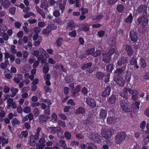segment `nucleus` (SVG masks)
Masks as SVG:
<instances>
[{
	"mask_svg": "<svg viewBox=\"0 0 149 149\" xmlns=\"http://www.w3.org/2000/svg\"><path fill=\"white\" fill-rule=\"evenodd\" d=\"M120 106L122 109L125 111L129 112L132 111L130 103L126 102L125 100H122L120 101Z\"/></svg>",
	"mask_w": 149,
	"mask_h": 149,
	"instance_id": "1",
	"label": "nucleus"
},
{
	"mask_svg": "<svg viewBox=\"0 0 149 149\" xmlns=\"http://www.w3.org/2000/svg\"><path fill=\"white\" fill-rule=\"evenodd\" d=\"M114 132V130L112 129L103 130L101 132L102 136L107 139L112 135Z\"/></svg>",
	"mask_w": 149,
	"mask_h": 149,
	"instance_id": "2",
	"label": "nucleus"
},
{
	"mask_svg": "<svg viewBox=\"0 0 149 149\" xmlns=\"http://www.w3.org/2000/svg\"><path fill=\"white\" fill-rule=\"evenodd\" d=\"M114 132V130L112 129L103 130L101 132L102 136L107 139L112 135Z\"/></svg>",
	"mask_w": 149,
	"mask_h": 149,
	"instance_id": "3",
	"label": "nucleus"
},
{
	"mask_svg": "<svg viewBox=\"0 0 149 149\" xmlns=\"http://www.w3.org/2000/svg\"><path fill=\"white\" fill-rule=\"evenodd\" d=\"M126 134L124 132H119L115 137V141L116 143H120L126 137Z\"/></svg>",
	"mask_w": 149,
	"mask_h": 149,
	"instance_id": "4",
	"label": "nucleus"
},
{
	"mask_svg": "<svg viewBox=\"0 0 149 149\" xmlns=\"http://www.w3.org/2000/svg\"><path fill=\"white\" fill-rule=\"evenodd\" d=\"M56 28L57 26L54 24H50L43 31V33L45 35H47L52 30L55 29Z\"/></svg>",
	"mask_w": 149,
	"mask_h": 149,
	"instance_id": "5",
	"label": "nucleus"
},
{
	"mask_svg": "<svg viewBox=\"0 0 149 149\" xmlns=\"http://www.w3.org/2000/svg\"><path fill=\"white\" fill-rule=\"evenodd\" d=\"M113 79L114 81L120 86H123L125 84V81L123 78L120 77H114Z\"/></svg>",
	"mask_w": 149,
	"mask_h": 149,
	"instance_id": "6",
	"label": "nucleus"
},
{
	"mask_svg": "<svg viewBox=\"0 0 149 149\" xmlns=\"http://www.w3.org/2000/svg\"><path fill=\"white\" fill-rule=\"evenodd\" d=\"M90 137L92 140L96 143H98L100 141L101 137L97 134L92 133L91 134Z\"/></svg>",
	"mask_w": 149,
	"mask_h": 149,
	"instance_id": "7",
	"label": "nucleus"
},
{
	"mask_svg": "<svg viewBox=\"0 0 149 149\" xmlns=\"http://www.w3.org/2000/svg\"><path fill=\"white\" fill-rule=\"evenodd\" d=\"M39 50L41 55H40L38 57V61H40L43 58L44 56L48 57L49 56L46 51L42 47L39 48Z\"/></svg>",
	"mask_w": 149,
	"mask_h": 149,
	"instance_id": "8",
	"label": "nucleus"
},
{
	"mask_svg": "<svg viewBox=\"0 0 149 149\" xmlns=\"http://www.w3.org/2000/svg\"><path fill=\"white\" fill-rule=\"evenodd\" d=\"M130 37L131 40L134 42H136L138 38L137 33L134 30L130 31Z\"/></svg>",
	"mask_w": 149,
	"mask_h": 149,
	"instance_id": "9",
	"label": "nucleus"
},
{
	"mask_svg": "<svg viewBox=\"0 0 149 149\" xmlns=\"http://www.w3.org/2000/svg\"><path fill=\"white\" fill-rule=\"evenodd\" d=\"M138 21L140 25L144 26L147 25L148 23V20L146 18H139L138 19Z\"/></svg>",
	"mask_w": 149,
	"mask_h": 149,
	"instance_id": "10",
	"label": "nucleus"
},
{
	"mask_svg": "<svg viewBox=\"0 0 149 149\" xmlns=\"http://www.w3.org/2000/svg\"><path fill=\"white\" fill-rule=\"evenodd\" d=\"M131 90H132L130 88H125L123 89V92L120 93V95L126 99H127L128 98V92L129 93V91Z\"/></svg>",
	"mask_w": 149,
	"mask_h": 149,
	"instance_id": "11",
	"label": "nucleus"
},
{
	"mask_svg": "<svg viewBox=\"0 0 149 149\" xmlns=\"http://www.w3.org/2000/svg\"><path fill=\"white\" fill-rule=\"evenodd\" d=\"M86 102L87 104L92 107H95L96 104L94 100L91 98H88L86 99Z\"/></svg>",
	"mask_w": 149,
	"mask_h": 149,
	"instance_id": "12",
	"label": "nucleus"
},
{
	"mask_svg": "<svg viewBox=\"0 0 149 149\" xmlns=\"http://www.w3.org/2000/svg\"><path fill=\"white\" fill-rule=\"evenodd\" d=\"M31 65L28 64H27L20 68V71L23 73L29 71L31 70Z\"/></svg>",
	"mask_w": 149,
	"mask_h": 149,
	"instance_id": "13",
	"label": "nucleus"
},
{
	"mask_svg": "<svg viewBox=\"0 0 149 149\" xmlns=\"http://www.w3.org/2000/svg\"><path fill=\"white\" fill-rule=\"evenodd\" d=\"M130 63L131 65H134V68H136L137 69L139 68V67L137 63V58L136 57L133 56L130 59Z\"/></svg>",
	"mask_w": 149,
	"mask_h": 149,
	"instance_id": "14",
	"label": "nucleus"
},
{
	"mask_svg": "<svg viewBox=\"0 0 149 149\" xmlns=\"http://www.w3.org/2000/svg\"><path fill=\"white\" fill-rule=\"evenodd\" d=\"M10 97V96L9 95H5V98L4 99L5 100L7 99V102L8 104L7 106V107L8 109L10 108L11 106V104L13 102V99L12 98H9Z\"/></svg>",
	"mask_w": 149,
	"mask_h": 149,
	"instance_id": "15",
	"label": "nucleus"
},
{
	"mask_svg": "<svg viewBox=\"0 0 149 149\" xmlns=\"http://www.w3.org/2000/svg\"><path fill=\"white\" fill-rule=\"evenodd\" d=\"M129 93L132 95V99L134 100H136L139 97L137 95L138 93L136 90L132 89V90L130 91H129Z\"/></svg>",
	"mask_w": 149,
	"mask_h": 149,
	"instance_id": "16",
	"label": "nucleus"
},
{
	"mask_svg": "<svg viewBox=\"0 0 149 149\" xmlns=\"http://www.w3.org/2000/svg\"><path fill=\"white\" fill-rule=\"evenodd\" d=\"M125 50L128 56H131L133 53V50L130 45H125Z\"/></svg>",
	"mask_w": 149,
	"mask_h": 149,
	"instance_id": "17",
	"label": "nucleus"
},
{
	"mask_svg": "<svg viewBox=\"0 0 149 149\" xmlns=\"http://www.w3.org/2000/svg\"><path fill=\"white\" fill-rule=\"evenodd\" d=\"M110 88L109 86H107L103 90L102 93V96H105L109 95L110 93Z\"/></svg>",
	"mask_w": 149,
	"mask_h": 149,
	"instance_id": "18",
	"label": "nucleus"
},
{
	"mask_svg": "<svg viewBox=\"0 0 149 149\" xmlns=\"http://www.w3.org/2000/svg\"><path fill=\"white\" fill-rule=\"evenodd\" d=\"M80 91V87L79 86H77L75 90L71 91V92L72 93V95L73 97H75L77 96L78 93Z\"/></svg>",
	"mask_w": 149,
	"mask_h": 149,
	"instance_id": "19",
	"label": "nucleus"
},
{
	"mask_svg": "<svg viewBox=\"0 0 149 149\" xmlns=\"http://www.w3.org/2000/svg\"><path fill=\"white\" fill-rule=\"evenodd\" d=\"M1 5L3 8H6L10 6V3L9 0H5L1 4Z\"/></svg>",
	"mask_w": 149,
	"mask_h": 149,
	"instance_id": "20",
	"label": "nucleus"
},
{
	"mask_svg": "<svg viewBox=\"0 0 149 149\" xmlns=\"http://www.w3.org/2000/svg\"><path fill=\"white\" fill-rule=\"evenodd\" d=\"M9 63L8 59H5V62L1 63L0 66L1 68L3 69H5L8 65H9Z\"/></svg>",
	"mask_w": 149,
	"mask_h": 149,
	"instance_id": "21",
	"label": "nucleus"
},
{
	"mask_svg": "<svg viewBox=\"0 0 149 149\" xmlns=\"http://www.w3.org/2000/svg\"><path fill=\"white\" fill-rule=\"evenodd\" d=\"M4 74L6 77L8 79H9L12 77V74L10 72V70L8 69L5 70Z\"/></svg>",
	"mask_w": 149,
	"mask_h": 149,
	"instance_id": "22",
	"label": "nucleus"
},
{
	"mask_svg": "<svg viewBox=\"0 0 149 149\" xmlns=\"http://www.w3.org/2000/svg\"><path fill=\"white\" fill-rule=\"evenodd\" d=\"M127 61V58L125 57H123L119 59L117 63L118 65H121L123 64L126 63Z\"/></svg>",
	"mask_w": 149,
	"mask_h": 149,
	"instance_id": "23",
	"label": "nucleus"
},
{
	"mask_svg": "<svg viewBox=\"0 0 149 149\" xmlns=\"http://www.w3.org/2000/svg\"><path fill=\"white\" fill-rule=\"evenodd\" d=\"M123 71V70L122 69H118L114 72V75L113 76V77H119V76L121 75Z\"/></svg>",
	"mask_w": 149,
	"mask_h": 149,
	"instance_id": "24",
	"label": "nucleus"
},
{
	"mask_svg": "<svg viewBox=\"0 0 149 149\" xmlns=\"http://www.w3.org/2000/svg\"><path fill=\"white\" fill-rule=\"evenodd\" d=\"M12 93V94L10 96L11 97H13L16 95V93L18 92V89L14 87H12L10 89Z\"/></svg>",
	"mask_w": 149,
	"mask_h": 149,
	"instance_id": "25",
	"label": "nucleus"
},
{
	"mask_svg": "<svg viewBox=\"0 0 149 149\" xmlns=\"http://www.w3.org/2000/svg\"><path fill=\"white\" fill-rule=\"evenodd\" d=\"M116 97L115 95H112V96L109 97L108 99V102L111 104H113L115 102L116 100Z\"/></svg>",
	"mask_w": 149,
	"mask_h": 149,
	"instance_id": "26",
	"label": "nucleus"
},
{
	"mask_svg": "<svg viewBox=\"0 0 149 149\" xmlns=\"http://www.w3.org/2000/svg\"><path fill=\"white\" fill-rule=\"evenodd\" d=\"M107 113L105 110H102L100 113V117L101 118H104L107 116Z\"/></svg>",
	"mask_w": 149,
	"mask_h": 149,
	"instance_id": "27",
	"label": "nucleus"
},
{
	"mask_svg": "<svg viewBox=\"0 0 149 149\" xmlns=\"http://www.w3.org/2000/svg\"><path fill=\"white\" fill-rule=\"evenodd\" d=\"M139 63L141 67L143 68H144L146 66V63L145 60L142 58L139 60Z\"/></svg>",
	"mask_w": 149,
	"mask_h": 149,
	"instance_id": "28",
	"label": "nucleus"
},
{
	"mask_svg": "<svg viewBox=\"0 0 149 149\" xmlns=\"http://www.w3.org/2000/svg\"><path fill=\"white\" fill-rule=\"evenodd\" d=\"M36 8L37 11L41 14L43 18H45V15L43 11L40 9L38 6L36 7Z\"/></svg>",
	"mask_w": 149,
	"mask_h": 149,
	"instance_id": "29",
	"label": "nucleus"
},
{
	"mask_svg": "<svg viewBox=\"0 0 149 149\" xmlns=\"http://www.w3.org/2000/svg\"><path fill=\"white\" fill-rule=\"evenodd\" d=\"M42 70L44 74L47 73L49 71V68L48 63H45V66L43 67Z\"/></svg>",
	"mask_w": 149,
	"mask_h": 149,
	"instance_id": "30",
	"label": "nucleus"
},
{
	"mask_svg": "<svg viewBox=\"0 0 149 149\" xmlns=\"http://www.w3.org/2000/svg\"><path fill=\"white\" fill-rule=\"evenodd\" d=\"M49 118V117H45L43 115H41L39 117V120L40 123H43Z\"/></svg>",
	"mask_w": 149,
	"mask_h": 149,
	"instance_id": "31",
	"label": "nucleus"
},
{
	"mask_svg": "<svg viewBox=\"0 0 149 149\" xmlns=\"http://www.w3.org/2000/svg\"><path fill=\"white\" fill-rule=\"evenodd\" d=\"M83 25L85 27H83L79 29L80 31H87L89 29L88 25L87 23H85L83 24Z\"/></svg>",
	"mask_w": 149,
	"mask_h": 149,
	"instance_id": "32",
	"label": "nucleus"
},
{
	"mask_svg": "<svg viewBox=\"0 0 149 149\" xmlns=\"http://www.w3.org/2000/svg\"><path fill=\"white\" fill-rule=\"evenodd\" d=\"M111 56H108V54L104 55L103 59V61L107 63L109 62L111 60Z\"/></svg>",
	"mask_w": 149,
	"mask_h": 149,
	"instance_id": "33",
	"label": "nucleus"
},
{
	"mask_svg": "<svg viewBox=\"0 0 149 149\" xmlns=\"http://www.w3.org/2000/svg\"><path fill=\"white\" fill-rule=\"evenodd\" d=\"M85 109L81 107H79L76 110L75 112L76 113H82L84 112Z\"/></svg>",
	"mask_w": 149,
	"mask_h": 149,
	"instance_id": "34",
	"label": "nucleus"
},
{
	"mask_svg": "<svg viewBox=\"0 0 149 149\" xmlns=\"http://www.w3.org/2000/svg\"><path fill=\"white\" fill-rule=\"evenodd\" d=\"M107 123H114L116 121L115 118L113 117H109L107 120Z\"/></svg>",
	"mask_w": 149,
	"mask_h": 149,
	"instance_id": "35",
	"label": "nucleus"
},
{
	"mask_svg": "<svg viewBox=\"0 0 149 149\" xmlns=\"http://www.w3.org/2000/svg\"><path fill=\"white\" fill-rule=\"evenodd\" d=\"M114 68L113 65L110 64L108 65L106 67L107 70L109 72H111Z\"/></svg>",
	"mask_w": 149,
	"mask_h": 149,
	"instance_id": "36",
	"label": "nucleus"
},
{
	"mask_svg": "<svg viewBox=\"0 0 149 149\" xmlns=\"http://www.w3.org/2000/svg\"><path fill=\"white\" fill-rule=\"evenodd\" d=\"M42 38L41 37H39L38 38L37 41H35L34 43V45L36 46H39L40 43L41 42L42 40Z\"/></svg>",
	"mask_w": 149,
	"mask_h": 149,
	"instance_id": "37",
	"label": "nucleus"
},
{
	"mask_svg": "<svg viewBox=\"0 0 149 149\" xmlns=\"http://www.w3.org/2000/svg\"><path fill=\"white\" fill-rule=\"evenodd\" d=\"M57 119L56 114L55 113H53L52 114V121L54 123H56Z\"/></svg>",
	"mask_w": 149,
	"mask_h": 149,
	"instance_id": "38",
	"label": "nucleus"
},
{
	"mask_svg": "<svg viewBox=\"0 0 149 149\" xmlns=\"http://www.w3.org/2000/svg\"><path fill=\"white\" fill-rule=\"evenodd\" d=\"M19 120L16 118H13L12 121V124L13 126H15L16 125L19 124Z\"/></svg>",
	"mask_w": 149,
	"mask_h": 149,
	"instance_id": "39",
	"label": "nucleus"
},
{
	"mask_svg": "<svg viewBox=\"0 0 149 149\" xmlns=\"http://www.w3.org/2000/svg\"><path fill=\"white\" fill-rule=\"evenodd\" d=\"M124 8V6L123 5H119L117 7V9L119 12H122Z\"/></svg>",
	"mask_w": 149,
	"mask_h": 149,
	"instance_id": "40",
	"label": "nucleus"
},
{
	"mask_svg": "<svg viewBox=\"0 0 149 149\" xmlns=\"http://www.w3.org/2000/svg\"><path fill=\"white\" fill-rule=\"evenodd\" d=\"M131 72H127L125 75V79L127 81H129L131 79Z\"/></svg>",
	"mask_w": 149,
	"mask_h": 149,
	"instance_id": "41",
	"label": "nucleus"
},
{
	"mask_svg": "<svg viewBox=\"0 0 149 149\" xmlns=\"http://www.w3.org/2000/svg\"><path fill=\"white\" fill-rule=\"evenodd\" d=\"M34 137L33 135L31 136L30 138V144L31 146L35 145L36 143V139L33 140L32 138Z\"/></svg>",
	"mask_w": 149,
	"mask_h": 149,
	"instance_id": "42",
	"label": "nucleus"
},
{
	"mask_svg": "<svg viewBox=\"0 0 149 149\" xmlns=\"http://www.w3.org/2000/svg\"><path fill=\"white\" fill-rule=\"evenodd\" d=\"M40 130L41 129L40 128V127H38L36 130V133L34 136V137L35 139H36V140L38 139L39 138V133L40 131Z\"/></svg>",
	"mask_w": 149,
	"mask_h": 149,
	"instance_id": "43",
	"label": "nucleus"
},
{
	"mask_svg": "<svg viewBox=\"0 0 149 149\" xmlns=\"http://www.w3.org/2000/svg\"><path fill=\"white\" fill-rule=\"evenodd\" d=\"M132 14H130L127 19L125 20V22L128 23H132Z\"/></svg>",
	"mask_w": 149,
	"mask_h": 149,
	"instance_id": "44",
	"label": "nucleus"
},
{
	"mask_svg": "<svg viewBox=\"0 0 149 149\" xmlns=\"http://www.w3.org/2000/svg\"><path fill=\"white\" fill-rule=\"evenodd\" d=\"M45 144H41L38 143L37 144L36 148L37 149H42L45 146Z\"/></svg>",
	"mask_w": 149,
	"mask_h": 149,
	"instance_id": "45",
	"label": "nucleus"
},
{
	"mask_svg": "<svg viewBox=\"0 0 149 149\" xmlns=\"http://www.w3.org/2000/svg\"><path fill=\"white\" fill-rule=\"evenodd\" d=\"M63 39L61 38H59L56 40V44L57 45L60 47L61 46L63 42Z\"/></svg>",
	"mask_w": 149,
	"mask_h": 149,
	"instance_id": "46",
	"label": "nucleus"
},
{
	"mask_svg": "<svg viewBox=\"0 0 149 149\" xmlns=\"http://www.w3.org/2000/svg\"><path fill=\"white\" fill-rule=\"evenodd\" d=\"M92 65V64L91 63H87L83 65L82 67L81 68L83 70H85L86 68H87L90 67Z\"/></svg>",
	"mask_w": 149,
	"mask_h": 149,
	"instance_id": "47",
	"label": "nucleus"
},
{
	"mask_svg": "<svg viewBox=\"0 0 149 149\" xmlns=\"http://www.w3.org/2000/svg\"><path fill=\"white\" fill-rule=\"evenodd\" d=\"M59 142L61 144V146L63 149H65L66 148L67 146L65 144V142L64 140H60L59 141Z\"/></svg>",
	"mask_w": 149,
	"mask_h": 149,
	"instance_id": "48",
	"label": "nucleus"
},
{
	"mask_svg": "<svg viewBox=\"0 0 149 149\" xmlns=\"http://www.w3.org/2000/svg\"><path fill=\"white\" fill-rule=\"evenodd\" d=\"M31 16H33L35 17V15L34 13L30 12L28 13L25 14L24 15V17L26 18H27Z\"/></svg>",
	"mask_w": 149,
	"mask_h": 149,
	"instance_id": "49",
	"label": "nucleus"
},
{
	"mask_svg": "<svg viewBox=\"0 0 149 149\" xmlns=\"http://www.w3.org/2000/svg\"><path fill=\"white\" fill-rule=\"evenodd\" d=\"M15 46L13 45L11 46L10 47L11 52L13 54H15L17 53V50L15 49Z\"/></svg>",
	"mask_w": 149,
	"mask_h": 149,
	"instance_id": "50",
	"label": "nucleus"
},
{
	"mask_svg": "<svg viewBox=\"0 0 149 149\" xmlns=\"http://www.w3.org/2000/svg\"><path fill=\"white\" fill-rule=\"evenodd\" d=\"M143 143L145 145H147L149 142V135L144 138L143 141Z\"/></svg>",
	"mask_w": 149,
	"mask_h": 149,
	"instance_id": "51",
	"label": "nucleus"
},
{
	"mask_svg": "<svg viewBox=\"0 0 149 149\" xmlns=\"http://www.w3.org/2000/svg\"><path fill=\"white\" fill-rule=\"evenodd\" d=\"M95 51V49L94 48L89 49L87 50L86 51V53L87 54H90L93 53Z\"/></svg>",
	"mask_w": 149,
	"mask_h": 149,
	"instance_id": "52",
	"label": "nucleus"
},
{
	"mask_svg": "<svg viewBox=\"0 0 149 149\" xmlns=\"http://www.w3.org/2000/svg\"><path fill=\"white\" fill-rule=\"evenodd\" d=\"M104 75L101 72H98L96 74V77L99 79H102Z\"/></svg>",
	"mask_w": 149,
	"mask_h": 149,
	"instance_id": "53",
	"label": "nucleus"
},
{
	"mask_svg": "<svg viewBox=\"0 0 149 149\" xmlns=\"http://www.w3.org/2000/svg\"><path fill=\"white\" fill-rule=\"evenodd\" d=\"M80 11H81L82 14H84L87 13L88 12V9L86 8H82L79 9Z\"/></svg>",
	"mask_w": 149,
	"mask_h": 149,
	"instance_id": "54",
	"label": "nucleus"
},
{
	"mask_svg": "<svg viewBox=\"0 0 149 149\" xmlns=\"http://www.w3.org/2000/svg\"><path fill=\"white\" fill-rule=\"evenodd\" d=\"M67 103L68 104H70L72 106H74L75 105L73 100L72 99L69 100Z\"/></svg>",
	"mask_w": 149,
	"mask_h": 149,
	"instance_id": "55",
	"label": "nucleus"
},
{
	"mask_svg": "<svg viewBox=\"0 0 149 149\" xmlns=\"http://www.w3.org/2000/svg\"><path fill=\"white\" fill-rule=\"evenodd\" d=\"M23 111L24 112L26 113H28L31 112V109L29 107H26L23 109Z\"/></svg>",
	"mask_w": 149,
	"mask_h": 149,
	"instance_id": "56",
	"label": "nucleus"
},
{
	"mask_svg": "<svg viewBox=\"0 0 149 149\" xmlns=\"http://www.w3.org/2000/svg\"><path fill=\"white\" fill-rule=\"evenodd\" d=\"M16 8L15 7L11 8L10 9V12L12 15H14L15 12Z\"/></svg>",
	"mask_w": 149,
	"mask_h": 149,
	"instance_id": "57",
	"label": "nucleus"
},
{
	"mask_svg": "<svg viewBox=\"0 0 149 149\" xmlns=\"http://www.w3.org/2000/svg\"><path fill=\"white\" fill-rule=\"evenodd\" d=\"M25 76L26 78H29L31 80H33L34 79V76L33 75H29V74L26 73L25 74Z\"/></svg>",
	"mask_w": 149,
	"mask_h": 149,
	"instance_id": "58",
	"label": "nucleus"
},
{
	"mask_svg": "<svg viewBox=\"0 0 149 149\" xmlns=\"http://www.w3.org/2000/svg\"><path fill=\"white\" fill-rule=\"evenodd\" d=\"M77 33L75 31H72L69 33V35L72 37H75Z\"/></svg>",
	"mask_w": 149,
	"mask_h": 149,
	"instance_id": "59",
	"label": "nucleus"
},
{
	"mask_svg": "<svg viewBox=\"0 0 149 149\" xmlns=\"http://www.w3.org/2000/svg\"><path fill=\"white\" fill-rule=\"evenodd\" d=\"M57 123L58 125L63 127H65V123L59 120L57 122Z\"/></svg>",
	"mask_w": 149,
	"mask_h": 149,
	"instance_id": "60",
	"label": "nucleus"
},
{
	"mask_svg": "<svg viewBox=\"0 0 149 149\" xmlns=\"http://www.w3.org/2000/svg\"><path fill=\"white\" fill-rule=\"evenodd\" d=\"M97 149V148L95 146L93 143H90V145L88 147L87 149Z\"/></svg>",
	"mask_w": 149,
	"mask_h": 149,
	"instance_id": "61",
	"label": "nucleus"
},
{
	"mask_svg": "<svg viewBox=\"0 0 149 149\" xmlns=\"http://www.w3.org/2000/svg\"><path fill=\"white\" fill-rule=\"evenodd\" d=\"M115 49H110L109 51L108 54L109 55V56H110L111 55L114 53L115 52Z\"/></svg>",
	"mask_w": 149,
	"mask_h": 149,
	"instance_id": "62",
	"label": "nucleus"
},
{
	"mask_svg": "<svg viewBox=\"0 0 149 149\" xmlns=\"http://www.w3.org/2000/svg\"><path fill=\"white\" fill-rule=\"evenodd\" d=\"M53 14L54 16L56 17H58L60 15V12L58 10H56L53 12Z\"/></svg>",
	"mask_w": 149,
	"mask_h": 149,
	"instance_id": "63",
	"label": "nucleus"
},
{
	"mask_svg": "<svg viewBox=\"0 0 149 149\" xmlns=\"http://www.w3.org/2000/svg\"><path fill=\"white\" fill-rule=\"evenodd\" d=\"M101 52L100 50H98L94 52L93 54V56L94 57H96L99 56Z\"/></svg>",
	"mask_w": 149,
	"mask_h": 149,
	"instance_id": "64",
	"label": "nucleus"
}]
</instances>
